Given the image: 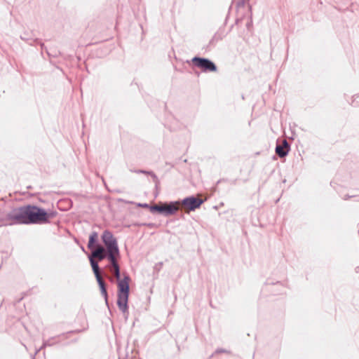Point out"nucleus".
Wrapping results in <instances>:
<instances>
[{"label":"nucleus","mask_w":359,"mask_h":359,"mask_svg":"<svg viewBox=\"0 0 359 359\" xmlns=\"http://www.w3.org/2000/svg\"><path fill=\"white\" fill-rule=\"evenodd\" d=\"M54 216V212L48 213L43 208L28 205L13 209L7 213L6 219L11 224H41L49 223Z\"/></svg>","instance_id":"nucleus-1"},{"label":"nucleus","mask_w":359,"mask_h":359,"mask_svg":"<svg viewBox=\"0 0 359 359\" xmlns=\"http://www.w3.org/2000/svg\"><path fill=\"white\" fill-rule=\"evenodd\" d=\"M102 241L106 248L102 245L97 244L96 249L93 250V256L96 257L98 261H102L105 258H111L119 257L120 252L118 243L114 235L109 230H105L102 235Z\"/></svg>","instance_id":"nucleus-2"},{"label":"nucleus","mask_w":359,"mask_h":359,"mask_svg":"<svg viewBox=\"0 0 359 359\" xmlns=\"http://www.w3.org/2000/svg\"><path fill=\"white\" fill-rule=\"evenodd\" d=\"M129 281V276H126L123 279L119 280L118 282L117 305L123 313H126L128 309V301L130 292Z\"/></svg>","instance_id":"nucleus-3"},{"label":"nucleus","mask_w":359,"mask_h":359,"mask_svg":"<svg viewBox=\"0 0 359 359\" xmlns=\"http://www.w3.org/2000/svg\"><path fill=\"white\" fill-rule=\"evenodd\" d=\"M180 201H173L162 205H154L149 207L151 212H158L165 216L173 215L179 210Z\"/></svg>","instance_id":"nucleus-4"},{"label":"nucleus","mask_w":359,"mask_h":359,"mask_svg":"<svg viewBox=\"0 0 359 359\" xmlns=\"http://www.w3.org/2000/svg\"><path fill=\"white\" fill-rule=\"evenodd\" d=\"M192 62L196 67L201 68L203 72H215L217 70L215 63L209 59L194 57Z\"/></svg>","instance_id":"nucleus-5"},{"label":"nucleus","mask_w":359,"mask_h":359,"mask_svg":"<svg viewBox=\"0 0 359 359\" xmlns=\"http://www.w3.org/2000/svg\"><path fill=\"white\" fill-rule=\"evenodd\" d=\"M203 203V200L195 196H189L184 198L180 205L182 204L188 211H194L198 208Z\"/></svg>","instance_id":"nucleus-6"},{"label":"nucleus","mask_w":359,"mask_h":359,"mask_svg":"<svg viewBox=\"0 0 359 359\" xmlns=\"http://www.w3.org/2000/svg\"><path fill=\"white\" fill-rule=\"evenodd\" d=\"M290 146L287 140H284L282 144H277L276 147V153L280 157H285L289 152Z\"/></svg>","instance_id":"nucleus-7"},{"label":"nucleus","mask_w":359,"mask_h":359,"mask_svg":"<svg viewBox=\"0 0 359 359\" xmlns=\"http://www.w3.org/2000/svg\"><path fill=\"white\" fill-rule=\"evenodd\" d=\"M118 257H111V258H108L107 259L111 262V266L114 269V276L116 277V279H118L119 280L120 277H121V273H120V267H119V265L118 264V260H117Z\"/></svg>","instance_id":"nucleus-8"},{"label":"nucleus","mask_w":359,"mask_h":359,"mask_svg":"<svg viewBox=\"0 0 359 359\" xmlns=\"http://www.w3.org/2000/svg\"><path fill=\"white\" fill-rule=\"evenodd\" d=\"M95 257L94 256H93V252H92L91 255L89 256L90 263L92 266L93 273L95 276V278H99L100 276H102L100 273L99 265H98L97 262L95 260Z\"/></svg>","instance_id":"nucleus-9"},{"label":"nucleus","mask_w":359,"mask_h":359,"mask_svg":"<svg viewBox=\"0 0 359 359\" xmlns=\"http://www.w3.org/2000/svg\"><path fill=\"white\" fill-rule=\"evenodd\" d=\"M96 280H97V283L99 285L101 294L103 296V297L104 298L106 303L107 304V297H108V295H107L106 284H105L103 278H102V276H100L99 278H96Z\"/></svg>","instance_id":"nucleus-10"},{"label":"nucleus","mask_w":359,"mask_h":359,"mask_svg":"<svg viewBox=\"0 0 359 359\" xmlns=\"http://www.w3.org/2000/svg\"><path fill=\"white\" fill-rule=\"evenodd\" d=\"M97 237H98V233L96 231H93L90 233V235L89 236L88 243V248L90 250H93V248L96 249L97 245H95V243L97 240Z\"/></svg>","instance_id":"nucleus-11"},{"label":"nucleus","mask_w":359,"mask_h":359,"mask_svg":"<svg viewBox=\"0 0 359 359\" xmlns=\"http://www.w3.org/2000/svg\"><path fill=\"white\" fill-rule=\"evenodd\" d=\"M224 37V34L222 32H216L211 40L210 41V45L214 46L217 42L222 40Z\"/></svg>","instance_id":"nucleus-12"},{"label":"nucleus","mask_w":359,"mask_h":359,"mask_svg":"<svg viewBox=\"0 0 359 359\" xmlns=\"http://www.w3.org/2000/svg\"><path fill=\"white\" fill-rule=\"evenodd\" d=\"M56 343H57V342L55 341V337L50 338V339H47L46 341H43V345L40 349H41L43 347H46V346H51Z\"/></svg>","instance_id":"nucleus-13"},{"label":"nucleus","mask_w":359,"mask_h":359,"mask_svg":"<svg viewBox=\"0 0 359 359\" xmlns=\"http://www.w3.org/2000/svg\"><path fill=\"white\" fill-rule=\"evenodd\" d=\"M148 175L152 177L153 181L155 183L156 187L157 188L158 184H160V181L157 175L153 171H149V172H148Z\"/></svg>","instance_id":"nucleus-14"},{"label":"nucleus","mask_w":359,"mask_h":359,"mask_svg":"<svg viewBox=\"0 0 359 359\" xmlns=\"http://www.w3.org/2000/svg\"><path fill=\"white\" fill-rule=\"evenodd\" d=\"M130 171L131 172H135V173H137V174H145V175H148V172H149V171L144 170H133V169H130Z\"/></svg>","instance_id":"nucleus-15"},{"label":"nucleus","mask_w":359,"mask_h":359,"mask_svg":"<svg viewBox=\"0 0 359 359\" xmlns=\"http://www.w3.org/2000/svg\"><path fill=\"white\" fill-rule=\"evenodd\" d=\"M228 351L225 349H223V348H217L216 351H215V353H227Z\"/></svg>","instance_id":"nucleus-16"},{"label":"nucleus","mask_w":359,"mask_h":359,"mask_svg":"<svg viewBox=\"0 0 359 359\" xmlns=\"http://www.w3.org/2000/svg\"><path fill=\"white\" fill-rule=\"evenodd\" d=\"M139 205H140V207H144V208H149V207H150V206H149L148 204H147V203H144V204H140H140H139Z\"/></svg>","instance_id":"nucleus-17"},{"label":"nucleus","mask_w":359,"mask_h":359,"mask_svg":"<svg viewBox=\"0 0 359 359\" xmlns=\"http://www.w3.org/2000/svg\"><path fill=\"white\" fill-rule=\"evenodd\" d=\"M251 24H252V20H250L249 22H248V24H247V27H248V28H249V27H250V26L251 25Z\"/></svg>","instance_id":"nucleus-18"},{"label":"nucleus","mask_w":359,"mask_h":359,"mask_svg":"<svg viewBox=\"0 0 359 359\" xmlns=\"http://www.w3.org/2000/svg\"><path fill=\"white\" fill-rule=\"evenodd\" d=\"M358 96H357L355 98H354V100L353 101V103L355 102V99L358 98Z\"/></svg>","instance_id":"nucleus-19"},{"label":"nucleus","mask_w":359,"mask_h":359,"mask_svg":"<svg viewBox=\"0 0 359 359\" xmlns=\"http://www.w3.org/2000/svg\"><path fill=\"white\" fill-rule=\"evenodd\" d=\"M238 4H241V2H239ZM241 4H244V1H241Z\"/></svg>","instance_id":"nucleus-20"}]
</instances>
